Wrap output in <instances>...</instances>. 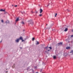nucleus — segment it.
<instances>
[{
	"label": "nucleus",
	"instance_id": "nucleus-1",
	"mask_svg": "<svg viewBox=\"0 0 73 73\" xmlns=\"http://www.w3.org/2000/svg\"><path fill=\"white\" fill-rule=\"evenodd\" d=\"M28 23L30 24H31V25H33V21H29V22Z\"/></svg>",
	"mask_w": 73,
	"mask_h": 73
},
{
	"label": "nucleus",
	"instance_id": "nucleus-2",
	"mask_svg": "<svg viewBox=\"0 0 73 73\" xmlns=\"http://www.w3.org/2000/svg\"><path fill=\"white\" fill-rule=\"evenodd\" d=\"M48 48H50V49H52V47H49L48 48V47H45V49L46 50H48Z\"/></svg>",
	"mask_w": 73,
	"mask_h": 73
},
{
	"label": "nucleus",
	"instance_id": "nucleus-3",
	"mask_svg": "<svg viewBox=\"0 0 73 73\" xmlns=\"http://www.w3.org/2000/svg\"><path fill=\"white\" fill-rule=\"evenodd\" d=\"M20 40V39H18L16 40H15V42H19V41Z\"/></svg>",
	"mask_w": 73,
	"mask_h": 73
},
{
	"label": "nucleus",
	"instance_id": "nucleus-4",
	"mask_svg": "<svg viewBox=\"0 0 73 73\" xmlns=\"http://www.w3.org/2000/svg\"><path fill=\"white\" fill-rule=\"evenodd\" d=\"M40 13H41L42 12V11H43V10H42V9H40Z\"/></svg>",
	"mask_w": 73,
	"mask_h": 73
},
{
	"label": "nucleus",
	"instance_id": "nucleus-5",
	"mask_svg": "<svg viewBox=\"0 0 73 73\" xmlns=\"http://www.w3.org/2000/svg\"><path fill=\"white\" fill-rule=\"evenodd\" d=\"M58 46H60V45H62V42H60L59 43H58Z\"/></svg>",
	"mask_w": 73,
	"mask_h": 73
},
{
	"label": "nucleus",
	"instance_id": "nucleus-6",
	"mask_svg": "<svg viewBox=\"0 0 73 73\" xmlns=\"http://www.w3.org/2000/svg\"><path fill=\"white\" fill-rule=\"evenodd\" d=\"M0 12H4L5 11V10H3V9H1L0 10Z\"/></svg>",
	"mask_w": 73,
	"mask_h": 73
},
{
	"label": "nucleus",
	"instance_id": "nucleus-7",
	"mask_svg": "<svg viewBox=\"0 0 73 73\" xmlns=\"http://www.w3.org/2000/svg\"><path fill=\"white\" fill-rule=\"evenodd\" d=\"M19 20V17L17 18L16 20L15 21L16 22H17V21H18Z\"/></svg>",
	"mask_w": 73,
	"mask_h": 73
},
{
	"label": "nucleus",
	"instance_id": "nucleus-8",
	"mask_svg": "<svg viewBox=\"0 0 73 73\" xmlns=\"http://www.w3.org/2000/svg\"><path fill=\"white\" fill-rule=\"evenodd\" d=\"M70 49V46L67 47L66 48V49Z\"/></svg>",
	"mask_w": 73,
	"mask_h": 73
},
{
	"label": "nucleus",
	"instance_id": "nucleus-9",
	"mask_svg": "<svg viewBox=\"0 0 73 73\" xmlns=\"http://www.w3.org/2000/svg\"><path fill=\"white\" fill-rule=\"evenodd\" d=\"M64 32H66V31H68V29L66 28L64 30Z\"/></svg>",
	"mask_w": 73,
	"mask_h": 73
},
{
	"label": "nucleus",
	"instance_id": "nucleus-10",
	"mask_svg": "<svg viewBox=\"0 0 73 73\" xmlns=\"http://www.w3.org/2000/svg\"><path fill=\"white\" fill-rule=\"evenodd\" d=\"M19 40H23V37H22L21 36L19 38Z\"/></svg>",
	"mask_w": 73,
	"mask_h": 73
},
{
	"label": "nucleus",
	"instance_id": "nucleus-11",
	"mask_svg": "<svg viewBox=\"0 0 73 73\" xmlns=\"http://www.w3.org/2000/svg\"><path fill=\"white\" fill-rule=\"evenodd\" d=\"M53 57L54 59H56V56H54Z\"/></svg>",
	"mask_w": 73,
	"mask_h": 73
},
{
	"label": "nucleus",
	"instance_id": "nucleus-12",
	"mask_svg": "<svg viewBox=\"0 0 73 73\" xmlns=\"http://www.w3.org/2000/svg\"><path fill=\"white\" fill-rule=\"evenodd\" d=\"M32 40V41H34V40H35V38H33Z\"/></svg>",
	"mask_w": 73,
	"mask_h": 73
},
{
	"label": "nucleus",
	"instance_id": "nucleus-13",
	"mask_svg": "<svg viewBox=\"0 0 73 73\" xmlns=\"http://www.w3.org/2000/svg\"><path fill=\"white\" fill-rule=\"evenodd\" d=\"M57 13H56L55 15V17H56V16H57Z\"/></svg>",
	"mask_w": 73,
	"mask_h": 73
},
{
	"label": "nucleus",
	"instance_id": "nucleus-14",
	"mask_svg": "<svg viewBox=\"0 0 73 73\" xmlns=\"http://www.w3.org/2000/svg\"><path fill=\"white\" fill-rule=\"evenodd\" d=\"M21 23L22 24H24V22H21Z\"/></svg>",
	"mask_w": 73,
	"mask_h": 73
},
{
	"label": "nucleus",
	"instance_id": "nucleus-15",
	"mask_svg": "<svg viewBox=\"0 0 73 73\" xmlns=\"http://www.w3.org/2000/svg\"><path fill=\"white\" fill-rule=\"evenodd\" d=\"M70 53H72V54H73V50H72Z\"/></svg>",
	"mask_w": 73,
	"mask_h": 73
},
{
	"label": "nucleus",
	"instance_id": "nucleus-16",
	"mask_svg": "<svg viewBox=\"0 0 73 73\" xmlns=\"http://www.w3.org/2000/svg\"><path fill=\"white\" fill-rule=\"evenodd\" d=\"M37 43L36 44H39V42H36Z\"/></svg>",
	"mask_w": 73,
	"mask_h": 73
},
{
	"label": "nucleus",
	"instance_id": "nucleus-17",
	"mask_svg": "<svg viewBox=\"0 0 73 73\" xmlns=\"http://www.w3.org/2000/svg\"><path fill=\"white\" fill-rule=\"evenodd\" d=\"M35 69H37V66L35 67Z\"/></svg>",
	"mask_w": 73,
	"mask_h": 73
},
{
	"label": "nucleus",
	"instance_id": "nucleus-18",
	"mask_svg": "<svg viewBox=\"0 0 73 73\" xmlns=\"http://www.w3.org/2000/svg\"><path fill=\"white\" fill-rule=\"evenodd\" d=\"M39 16L41 17V16H42V14H40L39 15Z\"/></svg>",
	"mask_w": 73,
	"mask_h": 73
},
{
	"label": "nucleus",
	"instance_id": "nucleus-19",
	"mask_svg": "<svg viewBox=\"0 0 73 73\" xmlns=\"http://www.w3.org/2000/svg\"><path fill=\"white\" fill-rule=\"evenodd\" d=\"M1 22H2V23H3L4 22L3 20H1Z\"/></svg>",
	"mask_w": 73,
	"mask_h": 73
},
{
	"label": "nucleus",
	"instance_id": "nucleus-20",
	"mask_svg": "<svg viewBox=\"0 0 73 73\" xmlns=\"http://www.w3.org/2000/svg\"><path fill=\"white\" fill-rule=\"evenodd\" d=\"M22 42H23V41H24V40H23V39H22Z\"/></svg>",
	"mask_w": 73,
	"mask_h": 73
},
{
	"label": "nucleus",
	"instance_id": "nucleus-21",
	"mask_svg": "<svg viewBox=\"0 0 73 73\" xmlns=\"http://www.w3.org/2000/svg\"><path fill=\"white\" fill-rule=\"evenodd\" d=\"M72 37H73V35L71 36Z\"/></svg>",
	"mask_w": 73,
	"mask_h": 73
},
{
	"label": "nucleus",
	"instance_id": "nucleus-22",
	"mask_svg": "<svg viewBox=\"0 0 73 73\" xmlns=\"http://www.w3.org/2000/svg\"><path fill=\"white\" fill-rule=\"evenodd\" d=\"M15 7H17V5H16L15 6Z\"/></svg>",
	"mask_w": 73,
	"mask_h": 73
},
{
	"label": "nucleus",
	"instance_id": "nucleus-23",
	"mask_svg": "<svg viewBox=\"0 0 73 73\" xmlns=\"http://www.w3.org/2000/svg\"><path fill=\"white\" fill-rule=\"evenodd\" d=\"M49 50H48V52H49Z\"/></svg>",
	"mask_w": 73,
	"mask_h": 73
},
{
	"label": "nucleus",
	"instance_id": "nucleus-24",
	"mask_svg": "<svg viewBox=\"0 0 73 73\" xmlns=\"http://www.w3.org/2000/svg\"><path fill=\"white\" fill-rule=\"evenodd\" d=\"M2 42V40H1V41H0V42Z\"/></svg>",
	"mask_w": 73,
	"mask_h": 73
},
{
	"label": "nucleus",
	"instance_id": "nucleus-25",
	"mask_svg": "<svg viewBox=\"0 0 73 73\" xmlns=\"http://www.w3.org/2000/svg\"><path fill=\"white\" fill-rule=\"evenodd\" d=\"M7 72H7H7H6V73H7Z\"/></svg>",
	"mask_w": 73,
	"mask_h": 73
},
{
	"label": "nucleus",
	"instance_id": "nucleus-26",
	"mask_svg": "<svg viewBox=\"0 0 73 73\" xmlns=\"http://www.w3.org/2000/svg\"><path fill=\"white\" fill-rule=\"evenodd\" d=\"M46 25H48V24H46Z\"/></svg>",
	"mask_w": 73,
	"mask_h": 73
},
{
	"label": "nucleus",
	"instance_id": "nucleus-27",
	"mask_svg": "<svg viewBox=\"0 0 73 73\" xmlns=\"http://www.w3.org/2000/svg\"><path fill=\"white\" fill-rule=\"evenodd\" d=\"M67 10L68 11V10L67 9Z\"/></svg>",
	"mask_w": 73,
	"mask_h": 73
},
{
	"label": "nucleus",
	"instance_id": "nucleus-28",
	"mask_svg": "<svg viewBox=\"0 0 73 73\" xmlns=\"http://www.w3.org/2000/svg\"><path fill=\"white\" fill-rule=\"evenodd\" d=\"M45 52H46V51Z\"/></svg>",
	"mask_w": 73,
	"mask_h": 73
},
{
	"label": "nucleus",
	"instance_id": "nucleus-29",
	"mask_svg": "<svg viewBox=\"0 0 73 73\" xmlns=\"http://www.w3.org/2000/svg\"><path fill=\"white\" fill-rule=\"evenodd\" d=\"M12 6H13V5H12Z\"/></svg>",
	"mask_w": 73,
	"mask_h": 73
},
{
	"label": "nucleus",
	"instance_id": "nucleus-30",
	"mask_svg": "<svg viewBox=\"0 0 73 73\" xmlns=\"http://www.w3.org/2000/svg\"><path fill=\"white\" fill-rule=\"evenodd\" d=\"M36 12V13H37V12Z\"/></svg>",
	"mask_w": 73,
	"mask_h": 73
}]
</instances>
